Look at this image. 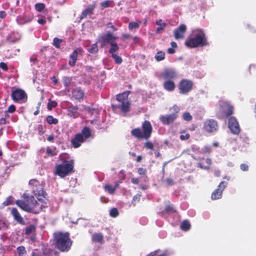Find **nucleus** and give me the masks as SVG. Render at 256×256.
Segmentation results:
<instances>
[{"instance_id":"obj_1","label":"nucleus","mask_w":256,"mask_h":256,"mask_svg":"<svg viewBox=\"0 0 256 256\" xmlns=\"http://www.w3.org/2000/svg\"><path fill=\"white\" fill-rule=\"evenodd\" d=\"M60 162L55 166L54 174L62 178L74 172V160L66 153L62 154L59 156Z\"/></svg>"},{"instance_id":"obj_2","label":"nucleus","mask_w":256,"mask_h":256,"mask_svg":"<svg viewBox=\"0 0 256 256\" xmlns=\"http://www.w3.org/2000/svg\"><path fill=\"white\" fill-rule=\"evenodd\" d=\"M186 46L188 48H196L208 45L204 33L202 30L194 32L185 42Z\"/></svg>"},{"instance_id":"obj_3","label":"nucleus","mask_w":256,"mask_h":256,"mask_svg":"<svg viewBox=\"0 0 256 256\" xmlns=\"http://www.w3.org/2000/svg\"><path fill=\"white\" fill-rule=\"evenodd\" d=\"M54 238L56 248L60 252H67L70 249L72 241L70 238L68 232H58L54 233Z\"/></svg>"},{"instance_id":"obj_4","label":"nucleus","mask_w":256,"mask_h":256,"mask_svg":"<svg viewBox=\"0 0 256 256\" xmlns=\"http://www.w3.org/2000/svg\"><path fill=\"white\" fill-rule=\"evenodd\" d=\"M130 93V91H126L116 95V100L118 102V104H112V107L114 110L120 109L124 113L130 111V103L128 100V96Z\"/></svg>"},{"instance_id":"obj_5","label":"nucleus","mask_w":256,"mask_h":256,"mask_svg":"<svg viewBox=\"0 0 256 256\" xmlns=\"http://www.w3.org/2000/svg\"><path fill=\"white\" fill-rule=\"evenodd\" d=\"M29 185L31 186L32 192L38 200L42 204H46L48 200L46 196L47 194L43 190L39 182L36 179L30 180L29 181Z\"/></svg>"},{"instance_id":"obj_6","label":"nucleus","mask_w":256,"mask_h":256,"mask_svg":"<svg viewBox=\"0 0 256 256\" xmlns=\"http://www.w3.org/2000/svg\"><path fill=\"white\" fill-rule=\"evenodd\" d=\"M194 83L191 80L182 79L178 84L180 93L182 94H186L191 91Z\"/></svg>"},{"instance_id":"obj_7","label":"nucleus","mask_w":256,"mask_h":256,"mask_svg":"<svg viewBox=\"0 0 256 256\" xmlns=\"http://www.w3.org/2000/svg\"><path fill=\"white\" fill-rule=\"evenodd\" d=\"M228 128L231 132L238 135L240 132V128L237 119L234 116H230L228 120Z\"/></svg>"},{"instance_id":"obj_8","label":"nucleus","mask_w":256,"mask_h":256,"mask_svg":"<svg viewBox=\"0 0 256 256\" xmlns=\"http://www.w3.org/2000/svg\"><path fill=\"white\" fill-rule=\"evenodd\" d=\"M12 97L13 100L16 102H25L27 98L25 92L21 89H16L13 91Z\"/></svg>"},{"instance_id":"obj_9","label":"nucleus","mask_w":256,"mask_h":256,"mask_svg":"<svg viewBox=\"0 0 256 256\" xmlns=\"http://www.w3.org/2000/svg\"><path fill=\"white\" fill-rule=\"evenodd\" d=\"M204 128L208 132H214L218 128L217 122L212 119L206 120L204 122Z\"/></svg>"},{"instance_id":"obj_10","label":"nucleus","mask_w":256,"mask_h":256,"mask_svg":"<svg viewBox=\"0 0 256 256\" xmlns=\"http://www.w3.org/2000/svg\"><path fill=\"white\" fill-rule=\"evenodd\" d=\"M30 206L34 212H31L33 214H38L42 210L43 208L46 206L44 204H40L35 200L33 196L28 197Z\"/></svg>"},{"instance_id":"obj_11","label":"nucleus","mask_w":256,"mask_h":256,"mask_svg":"<svg viewBox=\"0 0 256 256\" xmlns=\"http://www.w3.org/2000/svg\"><path fill=\"white\" fill-rule=\"evenodd\" d=\"M116 39V36H114L112 32L108 31L98 38V41L102 42V45H104L106 44H110Z\"/></svg>"},{"instance_id":"obj_12","label":"nucleus","mask_w":256,"mask_h":256,"mask_svg":"<svg viewBox=\"0 0 256 256\" xmlns=\"http://www.w3.org/2000/svg\"><path fill=\"white\" fill-rule=\"evenodd\" d=\"M24 198L26 200V201L22 200H17L16 202V205L22 210L26 212H34L30 206L28 199L26 200V198H28V196H27L26 194H24Z\"/></svg>"},{"instance_id":"obj_13","label":"nucleus","mask_w":256,"mask_h":256,"mask_svg":"<svg viewBox=\"0 0 256 256\" xmlns=\"http://www.w3.org/2000/svg\"><path fill=\"white\" fill-rule=\"evenodd\" d=\"M178 114H168L162 115L160 117V120L162 124L169 125L172 123L177 118Z\"/></svg>"},{"instance_id":"obj_14","label":"nucleus","mask_w":256,"mask_h":256,"mask_svg":"<svg viewBox=\"0 0 256 256\" xmlns=\"http://www.w3.org/2000/svg\"><path fill=\"white\" fill-rule=\"evenodd\" d=\"M186 30V26L184 24H180L174 31V36L176 40L184 38V33Z\"/></svg>"},{"instance_id":"obj_15","label":"nucleus","mask_w":256,"mask_h":256,"mask_svg":"<svg viewBox=\"0 0 256 256\" xmlns=\"http://www.w3.org/2000/svg\"><path fill=\"white\" fill-rule=\"evenodd\" d=\"M142 128L144 139L147 140L150 136L152 132V126L150 122L145 120L142 124Z\"/></svg>"},{"instance_id":"obj_16","label":"nucleus","mask_w":256,"mask_h":256,"mask_svg":"<svg viewBox=\"0 0 256 256\" xmlns=\"http://www.w3.org/2000/svg\"><path fill=\"white\" fill-rule=\"evenodd\" d=\"M162 76L166 80L174 79L178 77V74L176 70L172 68L164 70Z\"/></svg>"},{"instance_id":"obj_17","label":"nucleus","mask_w":256,"mask_h":256,"mask_svg":"<svg viewBox=\"0 0 256 256\" xmlns=\"http://www.w3.org/2000/svg\"><path fill=\"white\" fill-rule=\"evenodd\" d=\"M82 48H78L74 50L72 53L70 55L68 64L70 66L73 67L75 66L76 62L77 60L78 54H82Z\"/></svg>"},{"instance_id":"obj_18","label":"nucleus","mask_w":256,"mask_h":256,"mask_svg":"<svg viewBox=\"0 0 256 256\" xmlns=\"http://www.w3.org/2000/svg\"><path fill=\"white\" fill-rule=\"evenodd\" d=\"M84 138L82 134H77L72 140V144L74 148H78L81 146V144L84 142Z\"/></svg>"},{"instance_id":"obj_19","label":"nucleus","mask_w":256,"mask_h":256,"mask_svg":"<svg viewBox=\"0 0 256 256\" xmlns=\"http://www.w3.org/2000/svg\"><path fill=\"white\" fill-rule=\"evenodd\" d=\"M10 214L12 216L14 220L18 223L22 224H24V220L23 218L21 216L20 212H18L16 208H12L11 210Z\"/></svg>"},{"instance_id":"obj_20","label":"nucleus","mask_w":256,"mask_h":256,"mask_svg":"<svg viewBox=\"0 0 256 256\" xmlns=\"http://www.w3.org/2000/svg\"><path fill=\"white\" fill-rule=\"evenodd\" d=\"M72 95L75 100L80 101L83 99L84 92L80 88H76L72 90Z\"/></svg>"},{"instance_id":"obj_21","label":"nucleus","mask_w":256,"mask_h":256,"mask_svg":"<svg viewBox=\"0 0 256 256\" xmlns=\"http://www.w3.org/2000/svg\"><path fill=\"white\" fill-rule=\"evenodd\" d=\"M68 115L73 118H76L79 116L78 106H70L68 108Z\"/></svg>"},{"instance_id":"obj_22","label":"nucleus","mask_w":256,"mask_h":256,"mask_svg":"<svg viewBox=\"0 0 256 256\" xmlns=\"http://www.w3.org/2000/svg\"><path fill=\"white\" fill-rule=\"evenodd\" d=\"M95 8V5L93 4L92 6H89L86 8L84 10L81 14L80 18V20H82L84 18H86L87 16L88 15H91L93 13V10H94Z\"/></svg>"},{"instance_id":"obj_23","label":"nucleus","mask_w":256,"mask_h":256,"mask_svg":"<svg viewBox=\"0 0 256 256\" xmlns=\"http://www.w3.org/2000/svg\"><path fill=\"white\" fill-rule=\"evenodd\" d=\"M234 112V107L229 102H225V116H230Z\"/></svg>"},{"instance_id":"obj_24","label":"nucleus","mask_w":256,"mask_h":256,"mask_svg":"<svg viewBox=\"0 0 256 256\" xmlns=\"http://www.w3.org/2000/svg\"><path fill=\"white\" fill-rule=\"evenodd\" d=\"M164 88L167 91L172 92L174 90L176 85L173 81L166 80L164 83Z\"/></svg>"},{"instance_id":"obj_25","label":"nucleus","mask_w":256,"mask_h":256,"mask_svg":"<svg viewBox=\"0 0 256 256\" xmlns=\"http://www.w3.org/2000/svg\"><path fill=\"white\" fill-rule=\"evenodd\" d=\"M32 18L26 15L19 16L16 18V22L19 24H24L32 20Z\"/></svg>"},{"instance_id":"obj_26","label":"nucleus","mask_w":256,"mask_h":256,"mask_svg":"<svg viewBox=\"0 0 256 256\" xmlns=\"http://www.w3.org/2000/svg\"><path fill=\"white\" fill-rule=\"evenodd\" d=\"M131 134L136 138L139 139L144 138V134L140 128L132 130Z\"/></svg>"},{"instance_id":"obj_27","label":"nucleus","mask_w":256,"mask_h":256,"mask_svg":"<svg viewBox=\"0 0 256 256\" xmlns=\"http://www.w3.org/2000/svg\"><path fill=\"white\" fill-rule=\"evenodd\" d=\"M63 83L65 86V90L70 92V86L72 82V78L68 76H64L63 78Z\"/></svg>"},{"instance_id":"obj_28","label":"nucleus","mask_w":256,"mask_h":256,"mask_svg":"<svg viewBox=\"0 0 256 256\" xmlns=\"http://www.w3.org/2000/svg\"><path fill=\"white\" fill-rule=\"evenodd\" d=\"M86 50L90 54H96L98 52V49L97 43L96 42L92 44L86 46Z\"/></svg>"},{"instance_id":"obj_29","label":"nucleus","mask_w":256,"mask_h":256,"mask_svg":"<svg viewBox=\"0 0 256 256\" xmlns=\"http://www.w3.org/2000/svg\"><path fill=\"white\" fill-rule=\"evenodd\" d=\"M222 190H221L220 188H218L212 194L211 198L212 200H217L222 197Z\"/></svg>"},{"instance_id":"obj_30","label":"nucleus","mask_w":256,"mask_h":256,"mask_svg":"<svg viewBox=\"0 0 256 256\" xmlns=\"http://www.w3.org/2000/svg\"><path fill=\"white\" fill-rule=\"evenodd\" d=\"M110 48L108 50L110 54L112 55V54H115L116 52L119 50V47L114 41V42H112L110 44Z\"/></svg>"},{"instance_id":"obj_31","label":"nucleus","mask_w":256,"mask_h":256,"mask_svg":"<svg viewBox=\"0 0 256 256\" xmlns=\"http://www.w3.org/2000/svg\"><path fill=\"white\" fill-rule=\"evenodd\" d=\"M156 24L158 26H159L157 28L156 30V33L160 32L166 26V24L164 22H162L161 19L157 20L156 22Z\"/></svg>"},{"instance_id":"obj_32","label":"nucleus","mask_w":256,"mask_h":256,"mask_svg":"<svg viewBox=\"0 0 256 256\" xmlns=\"http://www.w3.org/2000/svg\"><path fill=\"white\" fill-rule=\"evenodd\" d=\"M92 240L94 242H101L103 240V236L100 233H94L92 236Z\"/></svg>"},{"instance_id":"obj_33","label":"nucleus","mask_w":256,"mask_h":256,"mask_svg":"<svg viewBox=\"0 0 256 256\" xmlns=\"http://www.w3.org/2000/svg\"><path fill=\"white\" fill-rule=\"evenodd\" d=\"M80 134H82V136L85 139L89 138L91 136L90 130L88 127L86 126H85L83 128L82 132Z\"/></svg>"},{"instance_id":"obj_34","label":"nucleus","mask_w":256,"mask_h":256,"mask_svg":"<svg viewBox=\"0 0 256 256\" xmlns=\"http://www.w3.org/2000/svg\"><path fill=\"white\" fill-rule=\"evenodd\" d=\"M222 102H220L219 104V111L217 113V117L219 118L223 119L224 118V108L222 106Z\"/></svg>"},{"instance_id":"obj_35","label":"nucleus","mask_w":256,"mask_h":256,"mask_svg":"<svg viewBox=\"0 0 256 256\" xmlns=\"http://www.w3.org/2000/svg\"><path fill=\"white\" fill-rule=\"evenodd\" d=\"M165 53L162 51H158L155 55L154 58L156 61L160 62L164 59Z\"/></svg>"},{"instance_id":"obj_36","label":"nucleus","mask_w":256,"mask_h":256,"mask_svg":"<svg viewBox=\"0 0 256 256\" xmlns=\"http://www.w3.org/2000/svg\"><path fill=\"white\" fill-rule=\"evenodd\" d=\"M141 22L140 21L135 22H130L128 24V29L133 30L138 28Z\"/></svg>"},{"instance_id":"obj_37","label":"nucleus","mask_w":256,"mask_h":256,"mask_svg":"<svg viewBox=\"0 0 256 256\" xmlns=\"http://www.w3.org/2000/svg\"><path fill=\"white\" fill-rule=\"evenodd\" d=\"M190 227V222L186 220H185L184 222H182L180 224V228L184 231H187L189 230Z\"/></svg>"},{"instance_id":"obj_38","label":"nucleus","mask_w":256,"mask_h":256,"mask_svg":"<svg viewBox=\"0 0 256 256\" xmlns=\"http://www.w3.org/2000/svg\"><path fill=\"white\" fill-rule=\"evenodd\" d=\"M36 227L34 224H30L25 228V234L29 235L36 230Z\"/></svg>"},{"instance_id":"obj_39","label":"nucleus","mask_w":256,"mask_h":256,"mask_svg":"<svg viewBox=\"0 0 256 256\" xmlns=\"http://www.w3.org/2000/svg\"><path fill=\"white\" fill-rule=\"evenodd\" d=\"M46 122L50 124H56L58 123V119L54 118L52 116H47Z\"/></svg>"},{"instance_id":"obj_40","label":"nucleus","mask_w":256,"mask_h":256,"mask_svg":"<svg viewBox=\"0 0 256 256\" xmlns=\"http://www.w3.org/2000/svg\"><path fill=\"white\" fill-rule=\"evenodd\" d=\"M17 252L19 256H26V248L23 246H20L17 248Z\"/></svg>"},{"instance_id":"obj_41","label":"nucleus","mask_w":256,"mask_h":256,"mask_svg":"<svg viewBox=\"0 0 256 256\" xmlns=\"http://www.w3.org/2000/svg\"><path fill=\"white\" fill-rule=\"evenodd\" d=\"M62 42V39L58 38L56 37L54 38L52 44L56 48H58L60 47V44Z\"/></svg>"},{"instance_id":"obj_42","label":"nucleus","mask_w":256,"mask_h":256,"mask_svg":"<svg viewBox=\"0 0 256 256\" xmlns=\"http://www.w3.org/2000/svg\"><path fill=\"white\" fill-rule=\"evenodd\" d=\"M14 198L12 196H9L2 203L4 206H7L14 204Z\"/></svg>"},{"instance_id":"obj_43","label":"nucleus","mask_w":256,"mask_h":256,"mask_svg":"<svg viewBox=\"0 0 256 256\" xmlns=\"http://www.w3.org/2000/svg\"><path fill=\"white\" fill-rule=\"evenodd\" d=\"M112 2V1L110 0H106L104 2H100V6L101 8L104 9L108 8L110 6V3Z\"/></svg>"},{"instance_id":"obj_44","label":"nucleus","mask_w":256,"mask_h":256,"mask_svg":"<svg viewBox=\"0 0 256 256\" xmlns=\"http://www.w3.org/2000/svg\"><path fill=\"white\" fill-rule=\"evenodd\" d=\"M112 57L114 60V62L117 64H120L122 62V58L116 54H112Z\"/></svg>"},{"instance_id":"obj_45","label":"nucleus","mask_w":256,"mask_h":256,"mask_svg":"<svg viewBox=\"0 0 256 256\" xmlns=\"http://www.w3.org/2000/svg\"><path fill=\"white\" fill-rule=\"evenodd\" d=\"M110 215L112 218H116L118 215V212L116 208H112L110 211Z\"/></svg>"},{"instance_id":"obj_46","label":"nucleus","mask_w":256,"mask_h":256,"mask_svg":"<svg viewBox=\"0 0 256 256\" xmlns=\"http://www.w3.org/2000/svg\"><path fill=\"white\" fill-rule=\"evenodd\" d=\"M36 130L38 132L40 135H42L45 132V129L42 124H38L36 127Z\"/></svg>"},{"instance_id":"obj_47","label":"nucleus","mask_w":256,"mask_h":256,"mask_svg":"<svg viewBox=\"0 0 256 256\" xmlns=\"http://www.w3.org/2000/svg\"><path fill=\"white\" fill-rule=\"evenodd\" d=\"M45 6L42 3H37L35 4V8L38 12H42Z\"/></svg>"},{"instance_id":"obj_48","label":"nucleus","mask_w":256,"mask_h":256,"mask_svg":"<svg viewBox=\"0 0 256 256\" xmlns=\"http://www.w3.org/2000/svg\"><path fill=\"white\" fill-rule=\"evenodd\" d=\"M104 190L106 191H108L110 194H114L115 192L114 188L113 186H112L109 184H107V185L105 186Z\"/></svg>"},{"instance_id":"obj_49","label":"nucleus","mask_w":256,"mask_h":256,"mask_svg":"<svg viewBox=\"0 0 256 256\" xmlns=\"http://www.w3.org/2000/svg\"><path fill=\"white\" fill-rule=\"evenodd\" d=\"M182 118L184 120L189 122L192 120V116L188 112H185L182 114Z\"/></svg>"},{"instance_id":"obj_50","label":"nucleus","mask_w":256,"mask_h":256,"mask_svg":"<svg viewBox=\"0 0 256 256\" xmlns=\"http://www.w3.org/2000/svg\"><path fill=\"white\" fill-rule=\"evenodd\" d=\"M164 211L168 214L174 213L176 212L172 206L171 205H167L165 208Z\"/></svg>"},{"instance_id":"obj_51","label":"nucleus","mask_w":256,"mask_h":256,"mask_svg":"<svg viewBox=\"0 0 256 256\" xmlns=\"http://www.w3.org/2000/svg\"><path fill=\"white\" fill-rule=\"evenodd\" d=\"M30 62L32 63V66H36L38 64V58L35 55L32 56L30 58Z\"/></svg>"},{"instance_id":"obj_52","label":"nucleus","mask_w":256,"mask_h":256,"mask_svg":"<svg viewBox=\"0 0 256 256\" xmlns=\"http://www.w3.org/2000/svg\"><path fill=\"white\" fill-rule=\"evenodd\" d=\"M57 102L55 101H50L48 102V109L51 110L52 108H56L57 106Z\"/></svg>"},{"instance_id":"obj_53","label":"nucleus","mask_w":256,"mask_h":256,"mask_svg":"<svg viewBox=\"0 0 256 256\" xmlns=\"http://www.w3.org/2000/svg\"><path fill=\"white\" fill-rule=\"evenodd\" d=\"M144 146L147 149L153 150L154 144L151 142H147L144 144Z\"/></svg>"},{"instance_id":"obj_54","label":"nucleus","mask_w":256,"mask_h":256,"mask_svg":"<svg viewBox=\"0 0 256 256\" xmlns=\"http://www.w3.org/2000/svg\"><path fill=\"white\" fill-rule=\"evenodd\" d=\"M6 227V222L2 217H0V230Z\"/></svg>"},{"instance_id":"obj_55","label":"nucleus","mask_w":256,"mask_h":256,"mask_svg":"<svg viewBox=\"0 0 256 256\" xmlns=\"http://www.w3.org/2000/svg\"><path fill=\"white\" fill-rule=\"evenodd\" d=\"M42 254L44 256H54V254L52 252H50L46 249L43 250Z\"/></svg>"},{"instance_id":"obj_56","label":"nucleus","mask_w":256,"mask_h":256,"mask_svg":"<svg viewBox=\"0 0 256 256\" xmlns=\"http://www.w3.org/2000/svg\"><path fill=\"white\" fill-rule=\"evenodd\" d=\"M16 110V107L14 105L12 104L8 108L7 112L10 113H13Z\"/></svg>"},{"instance_id":"obj_57","label":"nucleus","mask_w":256,"mask_h":256,"mask_svg":"<svg viewBox=\"0 0 256 256\" xmlns=\"http://www.w3.org/2000/svg\"><path fill=\"white\" fill-rule=\"evenodd\" d=\"M0 68L3 70L4 71H7L8 70L6 64L4 62H0Z\"/></svg>"},{"instance_id":"obj_58","label":"nucleus","mask_w":256,"mask_h":256,"mask_svg":"<svg viewBox=\"0 0 256 256\" xmlns=\"http://www.w3.org/2000/svg\"><path fill=\"white\" fill-rule=\"evenodd\" d=\"M46 152L48 156H54L55 155L52 149L48 147L46 148Z\"/></svg>"},{"instance_id":"obj_59","label":"nucleus","mask_w":256,"mask_h":256,"mask_svg":"<svg viewBox=\"0 0 256 256\" xmlns=\"http://www.w3.org/2000/svg\"><path fill=\"white\" fill-rule=\"evenodd\" d=\"M172 109L174 112L173 114H178V113L180 112V110L179 107H178L176 105H174L172 108H170V110H171Z\"/></svg>"},{"instance_id":"obj_60","label":"nucleus","mask_w":256,"mask_h":256,"mask_svg":"<svg viewBox=\"0 0 256 256\" xmlns=\"http://www.w3.org/2000/svg\"><path fill=\"white\" fill-rule=\"evenodd\" d=\"M240 167V169L243 171H247L248 170V166L246 164H242Z\"/></svg>"},{"instance_id":"obj_61","label":"nucleus","mask_w":256,"mask_h":256,"mask_svg":"<svg viewBox=\"0 0 256 256\" xmlns=\"http://www.w3.org/2000/svg\"><path fill=\"white\" fill-rule=\"evenodd\" d=\"M146 170L145 168H140L138 169V174L140 175L144 174L146 173Z\"/></svg>"},{"instance_id":"obj_62","label":"nucleus","mask_w":256,"mask_h":256,"mask_svg":"<svg viewBox=\"0 0 256 256\" xmlns=\"http://www.w3.org/2000/svg\"><path fill=\"white\" fill-rule=\"evenodd\" d=\"M166 182L168 186H172L174 184L173 180L170 178H167L166 179Z\"/></svg>"},{"instance_id":"obj_63","label":"nucleus","mask_w":256,"mask_h":256,"mask_svg":"<svg viewBox=\"0 0 256 256\" xmlns=\"http://www.w3.org/2000/svg\"><path fill=\"white\" fill-rule=\"evenodd\" d=\"M190 138V134H186L184 135H180V139L182 140H188Z\"/></svg>"},{"instance_id":"obj_64","label":"nucleus","mask_w":256,"mask_h":256,"mask_svg":"<svg viewBox=\"0 0 256 256\" xmlns=\"http://www.w3.org/2000/svg\"><path fill=\"white\" fill-rule=\"evenodd\" d=\"M160 252V250H157L155 251H154L152 252H150L148 256H158L159 254L158 252Z\"/></svg>"}]
</instances>
